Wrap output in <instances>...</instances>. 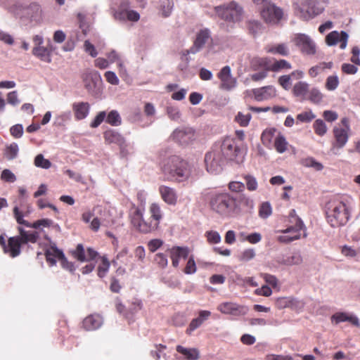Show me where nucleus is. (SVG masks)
Returning <instances> with one entry per match:
<instances>
[{
  "label": "nucleus",
  "mask_w": 360,
  "mask_h": 360,
  "mask_svg": "<svg viewBox=\"0 0 360 360\" xmlns=\"http://www.w3.org/2000/svg\"><path fill=\"white\" fill-rule=\"evenodd\" d=\"M245 152L234 138L226 137L216 141L205 155L207 171L211 174L220 173L229 162L240 164L243 162Z\"/></svg>",
  "instance_id": "obj_1"
},
{
  "label": "nucleus",
  "mask_w": 360,
  "mask_h": 360,
  "mask_svg": "<svg viewBox=\"0 0 360 360\" xmlns=\"http://www.w3.org/2000/svg\"><path fill=\"white\" fill-rule=\"evenodd\" d=\"M161 169L165 175L178 181H184L191 175L189 163L179 155H174L165 158L161 163Z\"/></svg>",
  "instance_id": "obj_2"
},
{
  "label": "nucleus",
  "mask_w": 360,
  "mask_h": 360,
  "mask_svg": "<svg viewBox=\"0 0 360 360\" xmlns=\"http://www.w3.org/2000/svg\"><path fill=\"white\" fill-rule=\"evenodd\" d=\"M211 209L223 217H233L240 212L236 198L222 193L213 195L210 201Z\"/></svg>",
  "instance_id": "obj_3"
},
{
  "label": "nucleus",
  "mask_w": 360,
  "mask_h": 360,
  "mask_svg": "<svg viewBox=\"0 0 360 360\" xmlns=\"http://www.w3.org/2000/svg\"><path fill=\"white\" fill-rule=\"evenodd\" d=\"M324 209L327 221L332 227L344 226L349 220L350 213L342 201L329 200L326 203Z\"/></svg>",
  "instance_id": "obj_4"
},
{
  "label": "nucleus",
  "mask_w": 360,
  "mask_h": 360,
  "mask_svg": "<svg viewBox=\"0 0 360 360\" xmlns=\"http://www.w3.org/2000/svg\"><path fill=\"white\" fill-rule=\"evenodd\" d=\"M295 12L304 20H309L321 14L324 8L317 0H297L293 3Z\"/></svg>",
  "instance_id": "obj_5"
},
{
  "label": "nucleus",
  "mask_w": 360,
  "mask_h": 360,
  "mask_svg": "<svg viewBox=\"0 0 360 360\" xmlns=\"http://www.w3.org/2000/svg\"><path fill=\"white\" fill-rule=\"evenodd\" d=\"M217 15L229 22H238L243 18V8L235 1L214 7Z\"/></svg>",
  "instance_id": "obj_6"
},
{
  "label": "nucleus",
  "mask_w": 360,
  "mask_h": 360,
  "mask_svg": "<svg viewBox=\"0 0 360 360\" xmlns=\"http://www.w3.org/2000/svg\"><path fill=\"white\" fill-rule=\"evenodd\" d=\"M83 80L88 93L94 97L98 96L101 93L100 84L102 83L101 74L96 70L87 72L84 75Z\"/></svg>",
  "instance_id": "obj_7"
},
{
  "label": "nucleus",
  "mask_w": 360,
  "mask_h": 360,
  "mask_svg": "<svg viewBox=\"0 0 360 360\" xmlns=\"http://www.w3.org/2000/svg\"><path fill=\"white\" fill-rule=\"evenodd\" d=\"M260 14L267 23L276 24L283 18V10L270 1L264 8H260Z\"/></svg>",
  "instance_id": "obj_8"
},
{
  "label": "nucleus",
  "mask_w": 360,
  "mask_h": 360,
  "mask_svg": "<svg viewBox=\"0 0 360 360\" xmlns=\"http://www.w3.org/2000/svg\"><path fill=\"white\" fill-rule=\"evenodd\" d=\"M172 136L175 142L182 146H186L195 140V133L191 127H181L176 129Z\"/></svg>",
  "instance_id": "obj_9"
},
{
  "label": "nucleus",
  "mask_w": 360,
  "mask_h": 360,
  "mask_svg": "<svg viewBox=\"0 0 360 360\" xmlns=\"http://www.w3.org/2000/svg\"><path fill=\"white\" fill-rule=\"evenodd\" d=\"M217 309L222 314L233 316H244L247 314L249 311L248 307L231 302L221 303L218 305Z\"/></svg>",
  "instance_id": "obj_10"
},
{
  "label": "nucleus",
  "mask_w": 360,
  "mask_h": 360,
  "mask_svg": "<svg viewBox=\"0 0 360 360\" xmlns=\"http://www.w3.org/2000/svg\"><path fill=\"white\" fill-rule=\"evenodd\" d=\"M295 43L302 53L314 55L316 53V44L311 37L305 34H297L294 38Z\"/></svg>",
  "instance_id": "obj_11"
},
{
  "label": "nucleus",
  "mask_w": 360,
  "mask_h": 360,
  "mask_svg": "<svg viewBox=\"0 0 360 360\" xmlns=\"http://www.w3.org/2000/svg\"><path fill=\"white\" fill-rule=\"evenodd\" d=\"M349 34L345 31H332L326 37V42L328 46H332L336 45L339 41L340 43V48L345 49L347 45Z\"/></svg>",
  "instance_id": "obj_12"
},
{
  "label": "nucleus",
  "mask_w": 360,
  "mask_h": 360,
  "mask_svg": "<svg viewBox=\"0 0 360 360\" xmlns=\"http://www.w3.org/2000/svg\"><path fill=\"white\" fill-rule=\"evenodd\" d=\"M252 93L257 101H262L275 97L276 90L274 86L269 85L261 88L253 89Z\"/></svg>",
  "instance_id": "obj_13"
},
{
  "label": "nucleus",
  "mask_w": 360,
  "mask_h": 360,
  "mask_svg": "<svg viewBox=\"0 0 360 360\" xmlns=\"http://www.w3.org/2000/svg\"><path fill=\"white\" fill-rule=\"evenodd\" d=\"M25 15L31 21L39 22L42 19L41 6L35 2L31 3L25 8Z\"/></svg>",
  "instance_id": "obj_14"
},
{
  "label": "nucleus",
  "mask_w": 360,
  "mask_h": 360,
  "mask_svg": "<svg viewBox=\"0 0 360 360\" xmlns=\"http://www.w3.org/2000/svg\"><path fill=\"white\" fill-rule=\"evenodd\" d=\"M22 245L18 240V237H9L8 243L4 249L6 254L9 255L11 257H16L21 253Z\"/></svg>",
  "instance_id": "obj_15"
},
{
  "label": "nucleus",
  "mask_w": 360,
  "mask_h": 360,
  "mask_svg": "<svg viewBox=\"0 0 360 360\" xmlns=\"http://www.w3.org/2000/svg\"><path fill=\"white\" fill-rule=\"evenodd\" d=\"M46 259L50 266H53L56 264V259L61 260L64 257V252L62 250L58 248L56 244L51 245L50 248L46 249L44 252Z\"/></svg>",
  "instance_id": "obj_16"
},
{
  "label": "nucleus",
  "mask_w": 360,
  "mask_h": 360,
  "mask_svg": "<svg viewBox=\"0 0 360 360\" xmlns=\"http://www.w3.org/2000/svg\"><path fill=\"white\" fill-rule=\"evenodd\" d=\"M103 324V319L98 314H91L86 317L82 322L83 327L86 330H95Z\"/></svg>",
  "instance_id": "obj_17"
},
{
  "label": "nucleus",
  "mask_w": 360,
  "mask_h": 360,
  "mask_svg": "<svg viewBox=\"0 0 360 360\" xmlns=\"http://www.w3.org/2000/svg\"><path fill=\"white\" fill-rule=\"evenodd\" d=\"M332 322H335L336 324L341 322L348 321L352 325L360 327V322L359 318L355 315H349L345 312H337L331 316Z\"/></svg>",
  "instance_id": "obj_18"
},
{
  "label": "nucleus",
  "mask_w": 360,
  "mask_h": 360,
  "mask_svg": "<svg viewBox=\"0 0 360 360\" xmlns=\"http://www.w3.org/2000/svg\"><path fill=\"white\" fill-rule=\"evenodd\" d=\"M72 110L75 112V119L82 120L88 116L90 111V105L88 102L74 103Z\"/></svg>",
  "instance_id": "obj_19"
},
{
  "label": "nucleus",
  "mask_w": 360,
  "mask_h": 360,
  "mask_svg": "<svg viewBox=\"0 0 360 360\" xmlns=\"http://www.w3.org/2000/svg\"><path fill=\"white\" fill-rule=\"evenodd\" d=\"M162 200L169 205H175L177 201L176 191L166 186H161L159 188Z\"/></svg>",
  "instance_id": "obj_20"
},
{
  "label": "nucleus",
  "mask_w": 360,
  "mask_h": 360,
  "mask_svg": "<svg viewBox=\"0 0 360 360\" xmlns=\"http://www.w3.org/2000/svg\"><path fill=\"white\" fill-rule=\"evenodd\" d=\"M105 141L107 143H115L117 146L124 143L125 138L116 129H109L103 133Z\"/></svg>",
  "instance_id": "obj_21"
},
{
  "label": "nucleus",
  "mask_w": 360,
  "mask_h": 360,
  "mask_svg": "<svg viewBox=\"0 0 360 360\" xmlns=\"http://www.w3.org/2000/svg\"><path fill=\"white\" fill-rule=\"evenodd\" d=\"M347 131L345 129L335 127L333 129V134L336 141V146L339 148H343L347 143L349 136Z\"/></svg>",
  "instance_id": "obj_22"
},
{
  "label": "nucleus",
  "mask_w": 360,
  "mask_h": 360,
  "mask_svg": "<svg viewBox=\"0 0 360 360\" xmlns=\"http://www.w3.org/2000/svg\"><path fill=\"white\" fill-rule=\"evenodd\" d=\"M309 84L306 82H297L292 89V94L295 97L301 98L302 100H304L306 95L309 92Z\"/></svg>",
  "instance_id": "obj_23"
},
{
  "label": "nucleus",
  "mask_w": 360,
  "mask_h": 360,
  "mask_svg": "<svg viewBox=\"0 0 360 360\" xmlns=\"http://www.w3.org/2000/svg\"><path fill=\"white\" fill-rule=\"evenodd\" d=\"M176 351L188 360H197L199 358V352L195 348H186L181 345H177Z\"/></svg>",
  "instance_id": "obj_24"
},
{
  "label": "nucleus",
  "mask_w": 360,
  "mask_h": 360,
  "mask_svg": "<svg viewBox=\"0 0 360 360\" xmlns=\"http://www.w3.org/2000/svg\"><path fill=\"white\" fill-rule=\"evenodd\" d=\"M293 223L295 224L293 226L288 227L286 229L282 231V232L284 233L291 232H295L298 233L300 231H304L303 237L306 238L307 236L306 233V226L302 219L299 217H296V221H294Z\"/></svg>",
  "instance_id": "obj_25"
},
{
  "label": "nucleus",
  "mask_w": 360,
  "mask_h": 360,
  "mask_svg": "<svg viewBox=\"0 0 360 360\" xmlns=\"http://www.w3.org/2000/svg\"><path fill=\"white\" fill-rule=\"evenodd\" d=\"M181 59L182 62L179 64L178 69L181 75L185 78L193 76L194 73H193L189 68V63L191 60V57H184L183 55H181Z\"/></svg>",
  "instance_id": "obj_26"
},
{
  "label": "nucleus",
  "mask_w": 360,
  "mask_h": 360,
  "mask_svg": "<svg viewBox=\"0 0 360 360\" xmlns=\"http://www.w3.org/2000/svg\"><path fill=\"white\" fill-rule=\"evenodd\" d=\"M105 122L112 127L120 126L122 120L119 112L116 110H112L106 113Z\"/></svg>",
  "instance_id": "obj_27"
},
{
  "label": "nucleus",
  "mask_w": 360,
  "mask_h": 360,
  "mask_svg": "<svg viewBox=\"0 0 360 360\" xmlns=\"http://www.w3.org/2000/svg\"><path fill=\"white\" fill-rule=\"evenodd\" d=\"M32 54L42 61L46 63H50L51 61L49 51L44 46H36L32 50Z\"/></svg>",
  "instance_id": "obj_28"
},
{
  "label": "nucleus",
  "mask_w": 360,
  "mask_h": 360,
  "mask_svg": "<svg viewBox=\"0 0 360 360\" xmlns=\"http://www.w3.org/2000/svg\"><path fill=\"white\" fill-rule=\"evenodd\" d=\"M171 258H180L186 259L189 254V249L187 247L174 246L169 250Z\"/></svg>",
  "instance_id": "obj_29"
},
{
  "label": "nucleus",
  "mask_w": 360,
  "mask_h": 360,
  "mask_svg": "<svg viewBox=\"0 0 360 360\" xmlns=\"http://www.w3.org/2000/svg\"><path fill=\"white\" fill-rule=\"evenodd\" d=\"M173 0H160V11L164 18L171 15L174 8Z\"/></svg>",
  "instance_id": "obj_30"
},
{
  "label": "nucleus",
  "mask_w": 360,
  "mask_h": 360,
  "mask_svg": "<svg viewBox=\"0 0 360 360\" xmlns=\"http://www.w3.org/2000/svg\"><path fill=\"white\" fill-rule=\"evenodd\" d=\"M159 227L158 221H153L152 219L150 221L143 220L141 224L138 228V230L143 233H148L157 230Z\"/></svg>",
  "instance_id": "obj_31"
},
{
  "label": "nucleus",
  "mask_w": 360,
  "mask_h": 360,
  "mask_svg": "<svg viewBox=\"0 0 360 360\" xmlns=\"http://www.w3.org/2000/svg\"><path fill=\"white\" fill-rule=\"evenodd\" d=\"M166 113L168 117L175 122H179L181 117V111L178 106L174 105H168L166 107Z\"/></svg>",
  "instance_id": "obj_32"
},
{
  "label": "nucleus",
  "mask_w": 360,
  "mask_h": 360,
  "mask_svg": "<svg viewBox=\"0 0 360 360\" xmlns=\"http://www.w3.org/2000/svg\"><path fill=\"white\" fill-rule=\"evenodd\" d=\"M301 164L305 167H311L316 171H321L323 169V165L312 157L302 159Z\"/></svg>",
  "instance_id": "obj_33"
},
{
  "label": "nucleus",
  "mask_w": 360,
  "mask_h": 360,
  "mask_svg": "<svg viewBox=\"0 0 360 360\" xmlns=\"http://www.w3.org/2000/svg\"><path fill=\"white\" fill-rule=\"evenodd\" d=\"M18 151V145L16 143H12L6 147L4 156L8 160H13L17 158Z\"/></svg>",
  "instance_id": "obj_34"
},
{
  "label": "nucleus",
  "mask_w": 360,
  "mask_h": 360,
  "mask_svg": "<svg viewBox=\"0 0 360 360\" xmlns=\"http://www.w3.org/2000/svg\"><path fill=\"white\" fill-rule=\"evenodd\" d=\"M71 254L75 259L80 262H87L86 257V251L82 244L79 243L77 245L75 250H71Z\"/></svg>",
  "instance_id": "obj_35"
},
{
  "label": "nucleus",
  "mask_w": 360,
  "mask_h": 360,
  "mask_svg": "<svg viewBox=\"0 0 360 360\" xmlns=\"http://www.w3.org/2000/svg\"><path fill=\"white\" fill-rule=\"evenodd\" d=\"M210 37V31L209 29L201 30L196 36L194 42L201 49L205 46L207 39Z\"/></svg>",
  "instance_id": "obj_36"
},
{
  "label": "nucleus",
  "mask_w": 360,
  "mask_h": 360,
  "mask_svg": "<svg viewBox=\"0 0 360 360\" xmlns=\"http://www.w3.org/2000/svg\"><path fill=\"white\" fill-rule=\"evenodd\" d=\"M39 238V233L37 231H27V233L22 237H18L22 245L28 243H35Z\"/></svg>",
  "instance_id": "obj_37"
},
{
  "label": "nucleus",
  "mask_w": 360,
  "mask_h": 360,
  "mask_svg": "<svg viewBox=\"0 0 360 360\" xmlns=\"http://www.w3.org/2000/svg\"><path fill=\"white\" fill-rule=\"evenodd\" d=\"M298 301L291 297H281L278 299L276 304L278 308H292L293 309Z\"/></svg>",
  "instance_id": "obj_38"
},
{
  "label": "nucleus",
  "mask_w": 360,
  "mask_h": 360,
  "mask_svg": "<svg viewBox=\"0 0 360 360\" xmlns=\"http://www.w3.org/2000/svg\"><path fill=\"white\" fill-rule=\"evenodd\" d=\"M267 52L272 54H278L282 56H287L289 55V49L285 44H279L276 46H273L267 50Z\"/></svg>",
  "instance_id": "obj_39"
},
{
  "label": "nucleus",
  "mask_w": 360,
  "mask_h": 360,
  "mask_svg": "<svg viewBox=\"0 0 360 360\" xmlns=\"http://www.w3.org/2000/svg\"><path fill=\"white\" fill-rule=\"evenodd\" d=\"M143 220V210L141 207H136L131 215V224L136 229H138Z\"/></svg>",
  "instance_id": "obj_40"
},
{
  "label": "nucleus",
  "mask_w": 360,
  "mask_h": 360,
  "mask_svg": "<svg viewBox=\"0 0 360 360\" xmlns=\"http://www.w3.org/2000/svg\"><path fill=\"white\" fill-rule=\"evenodd\" d=\"M309 100L314 103L319 104L322 102L323 95L318 88H312L309 91Z\"/></svg>",
  "instance_id": "obj_41"
},
{
  "label": "nucleus",
  "mask_w": 360,
  "mask_h": 360,
  "mask_svg": "<svg viewBox=\"0 0 360 360\" xmlns=\"http://www.w3.org/2000/svg\"><path fill=\"white\" fill-rule=\"evenodd\" d=\"M302 262V257L300 253L296 252L292 254L290 256H288L285 258H283V260L281 262V264L288 265V266H292L299 264Z\"/></svg>",
  "instance_id": "obj_42"
},
{
  "label": "nucleus",
  "mask_w": 360,
  "mask_h": 360,
  "mask_svg": "<svg viewBox=\"0 0 360 360\" xmlns=\"http://www.w3.org/2000/svg\"><path fill=\"white\" fill-rule=\"evenodd\" d=\"M221 81V89H224L226 91H231L233 89L237 84V80L235 77L232 76L224 78Z\"/></svg>",
  "instance_id": "obj_43"
},
{
  "label": "nucleus",
  "mask_w": 360,
  "mask_h": 360,
  "mask_svg": "<svg viewBox=\"0 0 360 360\" xmlns=\"http://www.w3.org/2000/svg\"><path fill=\"white\" fill-rule=\"evenodd\" d=\"M262 25L259 20H252L248 22V29L249 32L253 36L257 35L261 32Z\"/></svg>",
  "instance_id": "obj_44"
},
{
  "label": "nucleus",
  "mask_w": 360,
  "mask_h": 360,
  "mask_svg": "<svg viewBox=\"0 0 360 360\" xmlns=\"http://www.w3.org/2000/svg\"><path fill=\"white\" fill-rule=\"evenodd\" d=\"M291 64L284 59L276 60L271 67V70L273 72H278L283 69H291Z\"/></svg>",
  "instance_id": "obj_45"
},
{
  "label": "nucleus",
  "mask_w": 360,
  "mask_h": 360,
  "mask_svg": "<svg viewBox=\"0 0 360 360\" xmlns=\"http://www.w3.org/2000/svg\"><path fill=\"white\" fill-rule=\"evenodd\" d=\"M272 213L271 205L269 202H264L260 205L259 216L262 219H267Z\"/></svg>",
  "instance_id": "obj_46"
},
{
  "label": "nucleus",
  "mask_w": 360,
  "mask_h": 360,
  "mask_svg": "<svg viewBox=\"0 0 360 360\" xmlns=\"http://www.w3.org/2000/svg\"><path fill=\"white\" fill-rule=\"evenodd\" d=\"M34 165L37 167L42 169H49L51 166V162L49 160L44 158L42 154H38L34 158Z\"/></svg>",
  "instance_id": "obj_47"
},
{
  "label": "nucleus",
  "mask_w": 360,
  "mask_h": 360,
  "mask_svg": "<svg viewBox=\"0 0 360 360\" xmlns=\"http://www.w3.org/2000/svg\"><path fill=\"white\" fill-rule=\"evenodd\" d=\"M287 141L283 135L279 134L275 139L274 146L279 153H283L286 150Z\"/></svg>",
  "instance_id": "obj_48"
},
{
  "label": "nucleus",
  "mask_w": 360,
  "mask_h": 360,
  "mask_svg": "<svg viewBox=\"0 0 360 360\" xmlns=\"http://www.w3.org/2000/svg\"><path fill=\"white\" fill-rule=\"evenodd\" d=\"M244 184H245L247 189L248 191H254L257 190L258 184L256 178L254 176L250 174H246L244 176Z\"/></svg>",
  "instance_id": "obj_49"
},
{
  "label": "nucleus",
  "mask_w": 360,
  "mask_h": 360,
  "mask_svg": "<svg viewBox=\"0 0 360 360\" xmlns=\"http://www.w3.org/2000/svg\"><path fill=\"white\" fill-rule=\"evenodd\" d=\"M110 262L105 256L102 257V264L98 266V276L103 278L105 276L110 268Z\"/></svg>",
  "instance_id": "obj_50"
},
{
  "label": "nucleus",
  "mask_w": 360,
  "mask_h": 360,
  "mask_svg": "<svg viewBox=\"0 0 360 360\" xmlns=\"http://www.w3.org/2000/svg\"><path fill=\"white\" fill-rule=\"evenodd\" d=\"M339 83V78L337 75H330L326 81V89L328 91H334L338 88Z\"/></svg>",
  "instance_id": "obj_51"
},
{
  "label": "nucleus",
  "mask_w": 360,
  "mask_h": 360,
  "mask_svg": "<svg viewBox=\"0 0 360 360\" xmlns=\"http://www.w3.org/2000/svg\"><path fill=\"white\" fill-rule=\"evenodd\" d=\"M315 133L319 136H323L327 131L326 123L321 119L316 120L313 124Z\"/></svg>",
  "instance_id": "obj_52"
},
{
  "label": "nucleus",
  "mask_w": 360,
  "mask_h": 360,
  "mask_svg": "<svg viewBox=\"0 0 360 360\" xmlns=\"http://www.w3.org/2000/svg\"><path fill=\"white\" fill-rule=\"evenodd\" d=\"M13 217L18 224L24 225L25 226H30V222L23 219L24 214L20 210L18 206L16 205L13 207Z\"/></svg>",
  "instance_id": "obj_53"
},
{
  "label": "nucleus",
  "mask_w": 360,
  "mask_h": 360,
  "mask_svg": "<svg viewBox=\"0 0 360 360\" xmlns=\"http://www.w3.org/2000/svg\"><path fill=\"white\" fill-rule=\"evenodd\" d=\"M151 218L153 221H158L161 220L162 216L160 206L156 203H153L150 207Z\"/></svg>",
  "instance_id": "obj_54"
},
{
  "label": "nucleus",
  "mask_w": 360,
  "mask_h": 360,
  "mask_svg": "<svg viewBox=\"0 0 360 360\" xmlns=\"http://www.w3.org/2000/svg\"><path fill=\"white\" fill-rule=\"evenodd\" d=\"M72 117V113L70 110L63 112L56 117L55 124L58 126H64L67 122Z\"/></svg>",
  "instance_id": "obj_55"
},
{
  "label": "nucleus",
  "mask_w": 360,
  "mask_h": 360,
  "mask_svg": "<svg viewBox=\"0 0 360 360\" xmlns=\"http://www.w3.org/2000/svg\"><path fill=\"white\" fill-rule=\"evenodd\" d=\"M251 118L252 115L250 113L244 115L241 112H238L235 120L241 127H247Z\"/></svg>",
  "instance_id": "obj_56"
},
{
  "label": "nucleus",
  "mask_w": 360,
  "mask_h": 360,
  "mask_svg": "<svg viewBox=\"0 0 360 360\" xmlns=\"http://www.w3.org/2000/svg\"><path fill=\"white\" fill-rule=\"evenodd\" d=\"M1 179L5 182L14 183L17 178L11 170L9 169H4L1 174Z\"/></svg>",
  "instance_id": "obj_57"
},
{
  "label": "nucleus",
  "mask_w": 360,
  "mask_h": 360,
  "mask_svg": "<svg viewBox=\"0 0 360 360\" xmlns=\"http://www.w3.org/2000/svg\"><path fill=\"white\" fill-rule=\"evenodd\" d=\"M207 241L211 244H217L221 242L220 234L216 231H208L205 233Z\"/></svg>",
  "instance_id": "obj_58"
},
{
  "label": "nucleus",
  "mask_w": 360,
  "mask_h": 360,
  "mask_svg": "<svg viewBox=\"0 0 360 360\" xmlns=\"http://www.w3.org/2000/svg\"><path fill=\"white\" fill-rule=\"evenodd\" d=\"M106 112L100 111L90 124L91 128L98 127L103 121H105Z\"/></svg>",
  "instance_id": "obj_59"
},
{
  "label": "nucleus",
  "mask_w": 360,
  "mask_h": 360,
  "mask_svg": "<svg viewBox=\"0 0 360 360\" xmlns=\"http://www.w3.org/2000/svg\"><path fill=\"white\" fill-rule=\"evenodd\" d=\"M23 132V126L21 124H14L10 128V133L15 139L21 138Z\"/></svg>",
  "instance_id": "obj_60"
},
{
  "label": "nucleus",
  "mask_w": 360,
  "mask_h": 360,
  "mask_svg": "<svg viewBox=\"0 0 360 360\" xmlns=\"http://www.w3.org/2000/svg\"><path fill=\"white\" fill-rule=\"evenodd\" d=\"M155 262L161 268H165L168 264L167 255L159 252L155 256Z\"/></svg>",
  "instance_id": "obj_61"
},
{
  "label": "nucleus",
  "mask_w": 360,
  "mask_h": 360,
  "mask_svg": "<svg viewBox=\"0 0 360 360\" xmlns=\"http://www.w3.org/2000/svg\"><path fill=\"white\" fill-rule=\"evenodd\" d=\"M196 264L193 256L190 257L186 265L184 273L186 274H193L196 272Z\"/></svg>",
  "instance_id": "obj_62"
},
{
  "label": "nucleus",
  "mask_w": 360,
  "mask_h": 360,
  "mask_svg": "<svg viewBox=\"0 0 360 360\" xmlns=\"http://www.w3.org/2000/svg\"><path fill=\"white\" fill-rule=\"evenodd\" d=\"M315 117L316 116L312 111L309 110L298 114L297 115V119L301 122H310L315 118Z\"/></svg>",
  "instance_id": "obj_63"
},
{
  "label": "nucleus",
  "mask_w": 360,
  "mask_h": 360,
  "mask_svg": "<svg viewBox=\"0 0 360 360\" xmlns=\"http://www.w3.org/2000/svg\"><path fill=\"white\" fill-rule=\"evenodd\" d=\"M172 323L177 327L183 326L186 323V318L183 314L176 313L172 318Z\"/></svg>",
  "instance_id": "obj_64"
}]
</instances>
